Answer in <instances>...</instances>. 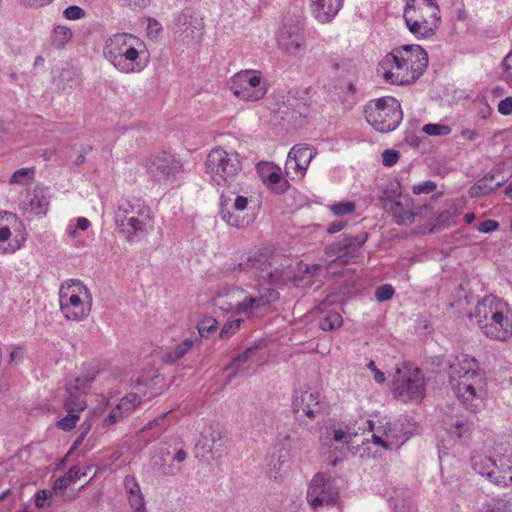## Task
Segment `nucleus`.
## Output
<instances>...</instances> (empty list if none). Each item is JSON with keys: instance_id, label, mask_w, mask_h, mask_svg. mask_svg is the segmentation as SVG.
<instances>
[{"instance_id": "47", "label": "nucleus", "mask_w": 512, "mask_h": 512, "mask_svg": "<svg viewBox=\"0 0 512 512\" xmlns=\"http://www.w3.org/2000/svg\"><path fill=\"white\" fill-rule=\"evenodd\" d=\"M469 430V425L462 419L456 418L454 422H452L448 428V432L456 436L457 438H461L464 434Z\"/></svg>"}, {"instance_id": "61", "label": "nucleus", "mask_w": 512, "mask_h": 512, "mask_svg": "<svg viewBox=\"0 0 512 512\" xmlns=\"http://www.w3.org/2000/svg\"><path fill=\"white\" fill-rule=\"evenodd\" d=\"M52 495L51 491L42 490L37 492L35 498V505L39 508L45 507V500Z\"/></svg>"}, {"instance_id": "5", "label": "nucleus", "mask_w": 512, "mask_h": 512, "mask_svg": "<svg viewBox=\"0 0 512 512\" xmlns=\"http://www.w3.org/2000/svg\"><path fill=\"white\" fill-rule=\"evenodd\" d=\"M151 220L150 208L139 198L121 199L114 212L115 225L129 242L141 239Z\"/></svg>"}, {"instance_id": "64", "label": "nucleus", "mask_w": 512, "mask_h": 512, "mask_svg": "<svg viewBox=\"0 0 512 512\" xmlns=\"http://www.w3.org/2000/svg\"><path fill=\"white\" fill-rule=\"evenodd\" d=\"M502 65L504 72L512 78V51L504 58Z\"/></svg>"}, {"instance_id": "28", "label": "nucleus", "mask_w": 512, "mask_h": 512, "mask_svg": "<svg viewBox=\"0 0 512 512\" xmlns=\"http://www.w3.org/2000/svg\"><path fill=\"white\" fill-rule=\"evenodd\" d=\"M123 486L131 508L135 512L145 511V499L136 478L132 475L125 476Z\"/></svg>"}, {"instance_id": "38", "label": "nucleus", "mask_w": 512, "mask_h": 512, "mask_svg": "<svg viewBox=\"0 0 512 512\" xmlns=\"http://www.w3.org/2000/svg\"><path fill=\"white\" fill-rule=\"evenodd\" d=\"M193 343L191 338H186L166 354V360L171 363L178 361L192 348Z\"/></svg>"}, {"instance_id": "8", "label": "nucleus", "mask_w": 512, "mask_h": 512, "mask_svg": "<svg viewBox=\"0 0 512 512\" xmlns=\"http://www.w3.org/2000/svg\"><path fill=\"white\" fill-rule=\"evenodd\" d=\"M59 302L60 309L67 319L80 321L90 313L92 295L79 280H71L61 286Z\"/></svg>"}, {"instance_id": "42", "label": "nucleus", "mask_w": 512, "mask_h": 512, "mask_svg": "<svg viewBox=\"0 0 512 512\" xmlns=\"http://www.w3.org/2000/svg\"><path fill=\"white\" fill-rule=\"evenodd\" d=\"M355 207L354 202L344 201L330 205L329 209L335 216H345L352 214L355 211Z\"/></svg>"}, {"instance_id": "63", "label": "nucleus", "mask_w": 512, "mask_h": 512, "mask_svg": "<svg viewBox=\"0 0 512 512\" xmlns=\"http://www.w3.org/2000/svg\"><path fill=\"white\" fill-rule=\"evenodd\" d=\"M368 368L373 372L374 374V380L377 383H383L385 381V375L383 372H381L377 367L375 366L374 361H370L368 364Z\"/></svg>"}, {"instance_id": "10", "label": "nucleus", "mask_w": 512, "mask_h": 512, "mask_svg": "<svg viewBox=\"0 0 512 512\" xmlns=\"http://www.w3.org/2000/svg\"><path fill=\"white\" fill-rule=\"evenodd\" d=\"M426 392V383L421 369L412 364L396 368L393 379V394L404 402L421 401Z\"/></svg>"}, {"instance_id": "59", "label": "nucleus", "mask_w": 512, "mask_h": 512, "mask_svg": "<svg viewBox=\"0 0 512 512\" xmlns=\"http://www.w3.org/2000/svg\"><path fill=\"white\" fill-rule=\"evenodd\" d=\"M353 434L342 429L334 430L333 432V440L335 442H345L349 443L352 439Z\"/></svg>"}, {"instance_id": "62", "label": "nucleus", "mask_w": 512, "mask_h": 512, "mask_svg": "<svg viewBox=\"0 0 512 512\" xmlns=\"http://www.w3.org/2000/svg\"><path fill=\"white\" fill-rule=\"evenodd\" d=\"M26 7L40 8L48 5L53 0H19Z\"/></svg>"}, {"instance_id": "1", "label": "nucleus", "mask_w": 512, "mask_h": 512, "mask_svg": "<svg viewBox=\"0 0 512 512\" xmlns=\"http://www.w3.org/2000/svg\"><path fill=\"white\" fill-rule=\"evenodd\" d=\"M205 166L210 180L221 190L219 214L222 220L236 228L249 225L251 220L239 219L229 208L232 201L235 211H244L248 205V198L239 194L242 190L239 154L222 148L212 149L207 155Z\"/></svg>"}, {"instance_id": "33", "label": "nucleus", "mask_w": 512, "mask_h": 512, "mask_svg": "<svg viewBox=\"0 0 512 512\" xmlns=\"http://www.w3.org/2000/svg\"><path fill=\"white\" fill-rule=\"evenodd\" d=\"M403 196L400 183L398 181H389L381 190L379 202L381 207L385 209L389 204H392Z\"/></svg>"}, {"instance_id": "35", "label": "nucleus", "mask_w": 512, "mask_h": 512, "mask_svg": "<svg viewBox=\"0 0 512 512\" xmlns=\"http://www.w3.org/2000/svg\"><path fill=\"white\" fill-rule=\"evenodd\" d=\"M257 171L263 182L269 185H276L281 180L280 169L270 166L267 163L258 164Z\"/></svg>"}, {"instance_id": "22", "label": "nucleus", "mask_w": 512, "mask_h": 512, "mask_svg": "<svg viewBox=\"0 0 512 512\" xmlns=\"http://www.w3.org/2000/svg\"><path fill=\"white\" fill-rule=\"evenodd\" d=\"M482 333L498 341H506L512 336V309L509 304L493 319L492 324L482 326Z\"/></svg>"}, {"instance_id": "25", "label": "nucleus", "mask_w": 512, "mask_h": 512, "mask_svg": "<svg viewBox=\"0 0 512 512\" xmlns=\"http://www.w3.org/2000/svg\"><path fill=\"white\" fill-rule=\"evenodd\" d=\"M384 210L392 215L398 225H409L414 222L415 217L418 215L414 207V201L408 195H404L397 201L389 204Z\"/></svg>"}, {"instance_id": "27", "label": "nucleus", "mask_w": 512, "mask_h": 512, "mask_svg": "<svg viewBox=\"0 0 512 512\" xmlns=\"http://www.w3.org/2000/svg\"><path fill=\"white\" fill-rule=\"evenodd\" d=\"M311 11L320 23L330 22L340 11L344 0H309Z\"/></svg>"}, {"instance_id": "32", "label": "nucleus", "mask_w": 512, "mask_h": 512, "mask_svg": "<svg viewBox=\"0 0 512 512\" xmlns=\"http://www.w3.org/2000/svg\"><path fill=\"white\" fill-rule=\"evenodd\" d=\"M257 352V347L247 348L242 354L234 357L226 369L233 368L235 369V373L249 369L252 364H257L259 362V359L256 357Z\"/></svg>"}, {"instance_id": "3", "label": "nucleus", "mask_w": 512, "mask_h": 512, "mask_svg": "<svg viewBox=\"0 0 512 512\" xmlns=\"http://www.w3.org/2000/svg\"><path fill=\"white\" fill-rule=\"evenodd\" d=\"M224 269L235 275L249 273L259 281L276 285L293 278L292 260L285 255L269 254L266 249L249 251L239 262L226 263Z\"/></svg>"}, {"instance_id": "20", "label": "nucleus", "mask_w": 512, "mask_h": 512, "mask_svg": "<svg viewBox=\"0 0 512 512\" xmlns=\"http://www.w3.org/2000/svg\"><path fill=\"white\" fill-rule=\"evenodd\" d=\"M316 154V150L306 144L293 146L288 153L285 164L287 173L293 171L298 177L302 178Z\"/></svg>"}, {"instance_id": "56", "label": "nucleus", "mask_w": 512, "mask_h": 512, "mask_svg": "<svg viewBox=\"0 0 512 512\" xmlns=\"http://www.w3.org/2000/svg\"><path fill=\"white\" fill-rule=\"evenodd\" d=\"M71 484L72 481L66 475H64L55 480L52 488L55 493H63Z\"/></svg>"}, {"instance_id": "57", "label": "nucleus", "mask_w": 512, "mask_h": 512, "mask_svg": "<svg viewBox=\"0 0 512 512\" xmlns=\"http://www.w3.org/2000/svg\"><path fill=\"white\" fill-rule=\"evenodd\" d=\"M121 6L129 7L131 9L145 8L150 0H117Z\"/></svg>"}, {"instance_id": "23", "label": "nucleus", "mask_w": 512, "mask_h": 512, "mask_svg": "<svg viewBox=\"0 0 512 512\" xmlns=\"http://www.w3.org/2000/svg\"><path fill=\"white\" fill-rule=\"evenodd\" d=\"M293 411L308 418H315L322 413L320 393L312 391H295L292 402Z\"/></svg>"}, {"instance_id": "18", "label": "nucleus", "mask_w": 512, "mask_h": 512, "mask_svg": "<svg viewBox=\"0 0 512 512\" xmlns=\"http://www.w3.org/2000/svg\"><path fill=\"white\" fill-rule=\"evenodd\" d=\"M95 379V373H88L75 378L73 382L66 384V396L64 398V407L67 412H81L85 410L87 404L85 400V391L90 383Z\"/></svg>"}, {"instance_id": "17", "label": "nucleus", "mask_w": 512, "mask_h": 512, "mask_svg": "<svg viewBox=\"0 0 512 512\" xmlns=\"http://www.w3.org/2000/svg\"><path fill=\"white\" fill-rule=\"evenodd\" d=\"M225 442L226 435L220 426L211 425L205 428L196 443V449H201L202 453H197L196 457H200L202 459L207 458L208 455L212 459L221 457Z\"/></svg>"}, {"instance_id": "14", "label": "nucleus", "mask_w": 512, "mask_h": 512, "mask_svg": "<svg viewBox=\"0 0 512 512\" xmlns=\"http://www.w3.org/2000/svg\"><path fill=\"white\" fill-rule=\"evenodd\" d=\"M339 498L338 489L332 484L330 477L323 473H316L307 489L306 499L312 508L323 505H334Z\"/></svg>"}, {"instance_id": "6", "label": "nucleus", "mask_w": 512, "mask_h": 512, "mask_svg": "<svg viewBox=\"0 0 512 512\" xmlns=\"http://www.w3.org/2000/svg\"><path fill=\"white\" fill-rule=\"evenodd\" d=\"M472 468L499 486L512 484V448L500 446L490 455L476 453L471 457Z\"/></svg>"}, {"instance_id": "11", "label": "nucleus", "mask_w": 512, "mask_h": 512, "mask_svg": "<svg viewBox=\"0 0 512 512\" xmlns=\"http://www.w3.org/2000/svg\"><path fill=\"white\" fill-rule=\"evenodd\" d=\"M231 92L239 99L255 102L266 94V84L256 71L243 70L236 73L229 81Z\"/></svg>"}, {"instance_id": "60", "label": "nucleus", "mask_w": 512, "mask_h": 512, "mask_svg": "<svg viewBox=\"0 0 512 512\" xmlns=\"http://www.w3.org/2000/svg\"><path fill=\"white\" fill-rule=\"evenodd\" d=\"M147 31L149 35L158 36L162 32V26L157 20L149 19Z\"/></svg>"}, {"instance_id": "44", "label": "nucleus", "mask_w": 512, "mask_h": 512, "mask_svg": "<svg viewBox=\"0 0 512 512\" xmlns=\"http://www.w3.org/2000/svg\"><path fill=\"white\" fill-rule=\"evenodd\" d=\"M422 131L429 136H444L451 132V128L442 124H426Z\"/></svg>"}, {"instance_id": "49", "label": "nucleus", "mask_w": 512, "mask_h": 512, "mask_svg": "<svg viewBox=\"0 0 512 512\" xmlns=\"http://www.w3.org/2000/svg\"><path fill=\"white\" fill-rule=\"evenodd\" d=\"M394 288L390 284L380 285L375 291V298L378 302L390 300L394 295Z\"/></svg>"}, {"instance_id": "16", "label": "nucleus", "mask_w": 512, "mask_h": 512, "mask_svg": "<svg viewBox=\"0 0 512 512\" xmlns=\"http://www.w3.org/2000/svg\"><path fill=\"white\" fill-rule=\"evenodd\" d=\"M145 167L147 173L158 182L175 178L182 171L181 162L166 152L149 157Z\"/></svg>"}, {"instance_id": "24", "label": "nucleus", "mask_w": 512, "mask_h": 512, "mask_svg": "<svg viewBox=\"0 0 512 512\" xmlns=\"http://www.w3.org/2000/svg\"><path fill=\"white\" fill-rule=\"evenodd\" d=\"M475 375H484L474 357L467 354L457 356L449 366V379L456 381L465 378H472Z\"/></svg>"}, {"instance_id": "13", "label": "nucleus", "mask_w": 512, "mask_h": 512, "mask_svg": "<svg viewBox=\"0 0 512 512\" xmlns=\"http://www.w3.org/2000/svg\"><path fill=\"white\" fill-rule=\"evenodd\" d=\"M367 239L366 232L358 235H344L343 239L326 246L325 254L334 258L332 263L349 264L360 256L361 248Z\"/></svg>"}, {"instance_id": "37", "label": "nucleus", "mask_w": 512, "mask_h": 512, "mask_svg": "<svg viewBox=\"0 0 512 512\" xmlns=\"http://www.w3.org/2000/svg\"><path fill=\"white\" fill-rule=\"evenodd\" d=\"M342 324V316L337 312H328L319 319V328L323 331H332L341 327Z\"/></svg>"}, {"instance_id": "31", "label": "nucleus", "mask_w": 512, "mask_h": 512, "mask_svg": "<svg viewBox=\"0 0 512 512\" xmlns=\"http://www.w3.org/2000/svg\"><path fill=\"white\" fill-rule=\"evenodd\" d=\"M281 112L285 115L291 114L295 120L297 117H306L309 113V105L304 99H299L289 93L281 107Z\"/></svg>"}, {"instance_id": "48", "label": "nucleus", "mask_w": 512, "mask_h": 512, "mask_svg": "<svg viewBox=\"0 0 512 512\" xmlns=\"http://www.w3.org/2000/svg\"><path fill=\"white\" fill-rule=\"evenodd\" d=\"M169 413L170 412L161 413L160 416H158L155 419H153L152 421L148 422L144 426L143 430H150V429L159 427V432L164 431L167 428V426L170 424L169 422H167V417H168Z\"/></svg>"}, {"instance_id": "51", "label": "nucleus", "mask_w": 512, "mask_h": 512, "mask_svg": "<svg viewBox=\"0 0 512 512\" xmlns=\"http://www.w3.org/2000/svg\"><path fill=\"white\" fill-rule=\"evenodd\" d=\"M400 158V154L398 151L393 149L384 150L382 153V163L386 167H392L395 165Z\"/></svg>"}, {"instance_id": "39", "label": "nucleus", "mask_w": 512, "mask_h": 512, "mask_svg": "<svg viewBox=\"0 0 512 512\" xmlns=\"http://www.w3.org/2000/svg\"><path fill=\"white\" fill-rule=\"evenodd\" d=\"M140 403L141 398L136 393H129L120 400L117 407L127 417Z\"/></svg>"}, {"instance_id": "19", "label": "nucleus", "mask_w": 512, "mask_h": 512, "mask_svg": "<svg viewBox=\"0 0 512 512\" xmlns=\"http://www.w3.org/2000/svg\"><path fill=\"white\" fill-rule=\"evenodd\" d=\"M507 305L506 301L494 295H488L477 303L470 317L476 320L477 325L482 331V326L492 324L493 319L500 315Z\"/></svg>"}, {"instance_id": "9", "label": "nucleus", "mask_w": 512, "mask_h": 512, "mask_svg": "<svg viewBox=\"0 0 512 512\" xmlns=\"http://www.w3.org/2000/svg\"><path fill=\"white\" fill-rule=\"evenodd\" d=\"M366 120L381 133L396 129L402 121L400 103L394 97H382L371 101L366 109Z\"/></svg>"}, {"instance_id": "45", "label": "nucleus", "mask_w": 512, "mask_h": 512, "mask_svg": "<svg viewBox=\"0 0 512 512\" xmlns=\"http://www.w3.org/2000/svg\"><path fill=\"white\" fill-rule=\"evenodd\" d=\"M241 323H242L241 319L227 321L221 328V331L219 334L220 338H222V339L230 338L233 334H235L240 329Z\"/></svg>"}, {"instance_id": "34", "label": "nucleus", "mask_w": 512, "mask_h": 512, "mask_svg": "<svg viewBox=\"0 0 512 512\" xmlns=\"http://www.w3.org/2000/svg\"><path fill=\"white\" fill-rule=\"evenodd\" d=\"M70 28L62 25L55 26L50 34V44L56 49H63L72 38Z\"/></svg>"}, {"instance_id": "54", "label": "nucleus", "mask_w": 512, "mask_h": 512, "mask_svg": "<svg viewBox=\"0 0 512 512\" xmlns=\"http://www.w3.org/2000/svg\"><path fill=\"white\" fill-rule=\"evenodd\" d=\"M499 228V222L496 220L488 219L481 222L477 226V230L481 233H491Z\"/></svg>"}, {"instance_id": "40", "label": "nucleus", "mask_w": 512, "mask_h": 512, "mask_svg": "<svg viewBox=\"0 0 512 512\" xmlns=\"http://www.w3.org/2000/svg\"><path fill=\"white\" fill-rule=\"evenodd\" d=\"M35 176L34 168H21L16 170L9 179L10 184L28 185Z\"/></svg>"}, {"instance_id": "12", "label": "nucleus", "mask_w": 512, "mask_h": 512, "mask_svg": "<svg viewBox=\"0 0 512 512\" xmlns=\"http://www.w3.org/2000/svg\"><path fill=\"white\" fill-rule=\"evenodd\" d=\"M485 384L484 375H475L472 378L450 381V385L457 398L466 409L472 412H476L483 402Z\"/></svg>"}, {"instance_id": "43", "label": "nucleus", "mask_w": 512, "mask_h": 512, "mask_svg": "<svg viewBox=\"0 0 512 512\" xmlns=\"http://www.w3.org/2000/svg\"><path fill=\"white\" fill-rule=\"evenodd\" d=\"M158 473L162 476H175L182 472V467L174 463H166V459L161 458V464L159 467H155Z\"/></svg>"}, {"instance_id": "41", "label": "nucleus", "mask_w": 512, "mask_h": 512, "mask_svg": "<svg viewBox=\"0 0 512 512\" xmlns=\"http://www.w3.org/2000/svg\"><path fill=\"white\" fill-rule=\"evenodd\" d=\"M218 321L210 316L204 317L197 324V329L201 337L208 338L210 334L216 331Z\"/></svg>"}, {"instance_id": "15", "label": "nucleus", "mask_w": 512, "mask_h": 512, "mask_svg": "<svg viewBox=\"0 0 512 512\" xmlns=\"http://www.w3.org/2000/svg\"><path fill=\"white\" fill-rule=\"evenodd\" d=\"M280 50L287 55L298 57L305 49L304 26L300 20H289L283 24L277 35Z\"/></svg>"}, {"instance_id": "21", "label": "nucleus", "mask_w": 512, "mask_h": 512, "mask_svg": "<svg viewBox=\"0 0 512 512\" xmlns=\"http://www.w3.org/2000/svg\"><path fill=\"white\" fill-rule=\"evenodd\" d=\"M204 28L203 19L199 18L192 8H185L175 16L174 33L184 40L193 39Z\"/></svg>"}, {"instance_id": "4", "label": "nucleus", "mask_w": 512, "mask_h": 512, "mask_svg": "<svg viewBox=\"0 0 512 512\" xmlns=\"http://www.w3.org/2000/svg\"><path fill=\"white\" fill-rule=\"evenodd\" d=\"M103 55L118 71L131 74L143 71L149 62L144 42L130 33H116L104 44Z\"/></svg>"}, {"instance_id": "7", "label": "nucleus", "mask_w": 512, "mask_h": 512, "mask_svg": "<svg viewBox=\"0 0 512 512\" xmlns=\"http://www.w3.org/2000/svg\"><path fill=\"white\" fill-rule=\"evenodd\" d=\"M403 17L409 31L417 38L433 36L441 21L436 0H409L404 8Z\"/></svg>"}, {"instance_id": "46", "label": "nucleus", "mask_w": 512, "mask_h": 512, "mask_svg": "<svg viewBox=\"0 0 512 512\" xmlns=\"http://www.w3.org/2000/svg\"><path fill=\"white\" fill-rule=\"evenodd\" d=\"M79 413L80 412H68L65 417L57 422V426L64 431L73 429L79 420Z\"/></svg>"}, {"instance_id": "58", "label": "nucleus", "mask_w": 512, "mask_h": 512, "mask_svg": "<svg viewBox=\"0 0 512 512\" xmlns=\"http://www.w3.org/2000/svg\"><path fill=\"white\" fill-rule=\"evenodd\" d=\"M498 111L502 115L512 114V97H506L498 103Z\"/></svg>"}, {"instance_id": "52", "label": "nucleus", "mask_w": 512, "mask_h": 512, "mask_svg": "<svg viewBox=\"0 0 512 512\" xmlns=\"http://www.w3.org/2000/svg\"><path fill=\"white\" fill-rule=\"evenodd\" d=\"M125 416L122 414L120 410H118V407H114L110 413L104 418L103 420V426L107 427L110 425H113L120 420H122Z\"/></svg>"}, {"instance_id": "55", "label": "nucleus", "mask_w": 512, "mask_h": 512, "mask_svg": "<svg viewBox=\"0 0 512 512\" xmlns=\"http://www.w3.org/2000/svg\"><path fill=\"white\" fill-rule=\"evenodd\" d=\"M258 295L265 300V305L278 299V292L273 288H263L259 290Z\"/></svg>"}, {"instance_id": "30", "label": "nucleus", "mask_w": 512, "mask_h": 512, "mask_svg": "<svg viewBox=\"0 0 512 512\" xmlns=\"http://www.w3.org/2000/svg\"><path fill=\"white\" fill-rule=\"evenodd\" d=\"M50 205V193L48 188L36 187L29 199L31 211L37 216L46 215Z\"/></svg>"}, {"instance_id": "50", "label": "nucleus", "mask_w": 512, "mask_h": 512, "mask_svg": "<svg viewBox=\"0 0 512 512\" xmlns=\"http://www.w3.org/2000/svg\"><path fill=\"white\" fill-rule=\"evenodd\" d=\"M437 185L432 180H426L422 183L416 184L412 187V192L415 195L430 194L436 189Z\"/></svg>"}, {"instance_id": "36", "label": "nucleus", "mask_w": 512, "mask_h": 512, "mask_svg": "<svg viewBox=\"0 0 512 512\" xmlns=\"http://www.w3.org/2000/svg\"><path fill=\"white\" fill-rule=\"evenodd\" d=\"M265 306V300L259 297V295H250L245 297V299L236 304L234 308V313H242L247 312L253 309L260 308Z\"/></svg>"}, {"instance_id": "2", "label": "nucleus", "mask_w": 512, "mask_h": 512, "mask_svg": "<svg viewBox=\"0 0 512 512\" xmlns=\"http://www.w3.org/2000/svg\"><path fill=\"white\" fill-rule=\"evenodd\" d=\"M428 66V54L420 45L395 47L379 62L377 73L392 85L414 83Z\"/></svg>"}, {"instance_id": "26", "label": "nucleus", "mask_w": 512, "mask_h": 512, "mask_svg": "<svg viewBox=\"0 0 512 512\" xmlns=\"http://www.w3.org/2000/svg\"><path fill=\"white\" fill-rule=\"evenodd\" d=\"M405 425L411 426L406 418L398 419L383 430L385 449L393 450L399 448L412 435V430H406Z\"/></svg>"}, {"instance_id": "29", "label": "nucleus", "mask_w": 512, "mask_h": 512, "mask_svg": "<svg viewBox=\"0 0 512 512\" xmlns=\"http://www.w3.org/2000/svg\"><path fill=\"white\" fill-rule=\"evenodd\" d=\"M496 179V175L493 173H488L482 179L478 180L470 189L469 195L472 198H480L484 195L489 194L490 192L498 189L507 181L504 177L499 179L495 184L492 182Z\"/></svg>"}, {"instance_id": "53", "label": "nucleus", "mask_w": 512, "mask_h": 512, "mask_svg": "<svg viewBox=\"0 0 512 512\" xmlns=\"http://www.w3.org/2000/svg\"><path fill=\"white\" fill-rule=\"evenodd\" d=\"M84 14L85 12L81 7L74 5L67 7L63 12L64 17L69 20L80 19L84 16Z\"/></svg>"}]
</instances>
